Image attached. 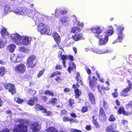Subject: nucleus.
I'll return each instance as SVG.
<instances>
[{"mask_svg": "<svg viewBox=\"0 0 132 132\" xmlns=\"http://www.w3.org/2000/svg\"><path fill=\"white\" fill-rule=\"evenodd\" d=\"M30 41V38L27 36H25L21 42V45L23 44V45H27L29 44Z\"/></svg>", "mask_w": 132, "mask_h": 132, "instance_id": "nucleus-27", "label": "nucleus"}, {"mask_svg": "<svg viewBox=\"0 0 132 132\" xmlns=\"http://www.w3.org/2000/svg\"><path fill=\"white\" fill-rule=\"evenodd\" d=\"M4 46V45L3 40L1 39L0 41V48H1L2 47H3Z\"/></svg>", "mask_w": 132, "mask_h": 132, "instance_id": "nucleus-62", "label": "nucleus"}, {"mask_svg": "<svg viewBox=\"0 0 132 132\" xmlns=\"http://www.w3.org/2000/svg\"><path fill=\"white\" fill-rule=\"evenodd\" d=\"M47 132H58V131L54 127L52 126L47 128Z\"/></svg>", "mask_w": 132, "mask_h": 132, "instance_id": "nucleus-37", "label": "nucleus"}, {"mask_svg": "<svg viewBox=\"0 0 132 132\" xmlns=\"http://www.w3.org/2000/svg\"><path fill=\"white\" fill-rule=\"evenodd\" d=\"M114 31L112 28L111 29H108L106 31L103 32L102 34V36H105L107 37L111 35H112Z\"/></svg>", "mask_w": 132, "mask_h": 132, "instance_id": "nucleus-26", "label": "nucleus"}, {"mask_svg": "<svg viewBox=\"0 0 132 132\" xmlns=\"http://www.w3.org/2000/svg\"><path fill=\"white\" fill-rule=\"evenodd\" d=\"M36 56L33 54L30 55L27 59L26 65L28 68H32L35 67L37 64L35 60L36 59Z\"/></svg>", "mask_w": 132, "mask_h": 132, "instance_id": "nucleus-2", "label": "nucleus"}, {"mask_svg": "<svg viewBox=\"0 0 132 132\" xmlns=\"http://www.w3.org/2000/svg\"><path fill=\"white\" fill-rule=\"evenodd\" d=\"M86 129L88 131L91 130L92 128L90 125H87L85 127Z\"/></svg>", "mask_w": 132, "mask_h": 132, "instance_id": "nucleus-59", "label": "nucleus"}, {"mask_svg": "<svg viewBox=\"0 0 132 132\" xmlns=\"http://www.w3.org/2000/svg\"><path fill=\"white\" fill-rule=\"evenodd\" d=\"M11 39L13 42L18 45H21V41L22 37L18 33L12 34L11 36Z\"/></svg>", "mask_w": 132, "mask_h": 132, "instance_id": "nucleus-10", "label": "nucleus"}, {"mask_svg": "<svg viewBox=\"0 0 132 132\" xmlns=\"http://www.w3.org/2000/svg\"><path fill=\"white\" fill-rule=\"evenodd\" d=\"M54 80L57 83H60L62 82V79L60 76H57L55 78Z\"/></svg>", "mask_w": 132, "mask_h": 132, "instance_id": "nucleus-51", "label": "nucleus"}, {"mask_svg": "<svg viewBox=\"0 0 132 132\" xmlns=\"http://www.w3.org/2000/svg\"><path fill=\"white\" fill-rule=\"evenodd\" d=\"M126 106L127 108H129L130 107H132V101H130L126 105Z\"/></svg>", "mask_w": 132, "mask_h": 132, "instance_id": "nucleus-60", "label": "nucleus"}, {"mask_svg": "<svg viewBox=\"0 0 132 132\" xmlns=\"http://www.w3.org/2000/svg\"><path fill=\"white\" fill-rule=\"evenodd\" d=\"M69 18L67 16H64L60 18L59 22L60 24L65 26L69 25Z\"/></svg>", "mask_w": 132, "mask_h": 132, "instance_id": "nucleus-16", "label": "nucleus"}, {"mask_svg": "<svg viewBox=\"0 0 132 132\" xmlns=\"http://www.w3.org/2000/svg\"><path fill=\"white\" fill-rule=\"evenodd\" d=\"M81 31V30L80 28L77 27H75L72 28L71 31L72 33L76 34L80 33Z\"/></svg>", "mask_w": 132, "mask_h": 132, "instance_id": "nucleus-30", "label": "nucleus"}, {"mask_svg": "<svg viewBox=\"0 0 132 132\" xmlns=\"http://www.w3.org/2000/svg\"><path fill=\"white\" fill-rule=\"evenodd\" d=\"M26 9L24 7L21 6L14 7L12 10L13 12L17 14L23 15L24 14Z\"/></svg>", "mask_w": 132, "mask_h": 132, "instance_id": "nucleus-13", "label": "nucleus"}, {"mask_svg": "<svg viewBox=\"0 0 132 132\" xmlns=\"http://www.w3.org/2000/svg\"><path fill=\"white\" fill-rule=\"evenodd\" d=\"M4 87L5 88L8 90L12 95H13L16 92V89L15 85L12 83H6L4 84Z\"/></svg>", "mask_w": 132, "mask_h": 132, "instance_id": "nucleus-7", "label": "nucleus"}, {"mask_svg": "<svg viewBox=\"0 0 132 132\" xmlns=\"http://www.w3.org/2000/svg\"><path fill=\"white\" fill-rule=\"evenodd\" d=\"M44 94L46 95H48L52 96H54V94L53 92L51 90H46L44 92Z\"/></svg>", "mask_w": 132, "mask_h": 132, "instance_id": "nucleus-38", "label": "nucleus"}, {"mask_svg": "<svg viewBox=\"0 0 132 132\" xmlns=\"http://www.w3.org/2000/svg\"><path fill=\"white\" fill-rule=\"evenodd\" d=\"M88 109L87 106H84L81 108V111L83 113H85L88 111Z\"/></svg>", "mask_w": 132, "mask_h": 132, "instance_id": "nucleus-47", "label": "nucleus"}, {"mask_svg": "<svg viewBox=\"0 0 132 132\" xmlns=\"http://www.w3.org/2000/svg\"><path fill=\"white\" fill-rule=\"evenodd\" d=\"M109 121L110 122H113L116 120V118L113 114H111L108 119Z\"/></svg>", "mask_w": 132, "mask_h": 132, "instance_id": "nucleus-45", "label": "nucleus"}, {"mask_svg": "<svg viewBox=\"0 0 132 132\" xmlns=\"http://www.w3.org/2000/svg\"><path fill=\"white\" fill-rule=\"evenodd\" d=\"M76 79L78 82H79V81L81 77L80 74L78 72H77L76 73Z\"/></svg>", "mask_w": 132, "mask_h": 132, "instance_id": "nucleus-56", "label": "nucleus"}, {"mask_svg": "<svg viewBox=\"0 0 132 132\" xmlns=\"http://www.w3.org/2000/svg\"><path fill=\"white\" fill-rule=\"evenodd\" d=\"M99 120L102 122H104L107 120V117L103 108L102 107L100 108L98 115Z\"/></svg>", "mask_w": 132, "mask_h": 132, "instance_id": "nucleus-12", "label": "nucleus"}, {"mask_svg": "<svg viewBox=\"0 0 132 132\" xmlns=\"http://www.w3.org/2000/svg\"><path fill=\"white\" fill-rule=\"evenodd\" d=\"M52 37L57 44H59L61 42L60 37V35L56 32H53Z\"/></svg>", "mask_w": 132, "mask_h": 132, "instance_id": "nucleus-20", "label": "nucleus"}, {"mask_svg": "<svg viewBox=\"0 0 132 132\" xmlns=\"http://www.w3.org/2000/svg\"><path fill=\"white\" fill-rule=\"evenodd\" d=\"M62 72L60 71H56L53 72L49 76V77L51 78L57 75H61Z\"/></svg>", "mask_w": 132, "mask_h": 132, "instance_id": "nucleus-35", "label": "nucleus"}, {"mask_svg": "<svg viewBox=\"0 0 132 132\" xmlns=\"http://www.w3.org/2000/svg\"><path fill=\"white\" fill-rule=\"evenodd\" d=\"M117 27V29L116 31V33L118 35L116 39L117 42H121L124 37V36L122 34V31L123 30L124 28L122 25L119 26H117L116 24L115 25Z\"/></svg>", "mask_w": 132, "mask_h": 132, "instance_id": "nucleus-4", "label": "nucleus"}, {"mask_svg": "<svg viewBox=\"0 0 132 132\" xmlns=\"http://www.w3.org/2000/svg\"><path fill=\"white\" fill-rule=\"evenodd\" d=\"M103 105L105 110H106L109 108V105L108 103L105 100L103 101Z\"/></svg>", "mask_w": 132, "mask_h": 132, "instance_id": "nucleus-46", "label": "nucleus"}, {"mask_svg": "<svg viewBox=\"0 0 132 132\" xmlns=\"http://www.w3.org/2000/svg\"><path fill=\"white\" fill-rule=\"evenodd\" d=\"M10 130L6 128L2 129V130L0 131V132H9Z\"/></svg>", "mask_w": 132, "mask_h": 132, "instance_id": "nucleus-63", "label": "nucleus"}, {"mask_svg": "<svg viewBox=\"0 0 132 132\" xmlns=\"http://www.w3.org/2000/svg\"><path fill=\"white\" fill-rule=\"evenodd\" d=\"M4 6V15H6L11 11L10 6L8 5H6Z\"/></svg>", "mask_w": 132, "mask_h": 132, "instance_id": "nucleus-32", "label": "nucleus"}, {"mask_svg": "<svg viewBox=\"0 0 132 132\" xmlns=\"http://www.w3.org/2000/svg\"><path fill=\"white\" fill-rule=\"evenodd\" d=\"M38 101V98L37 97H33V98H30L29 100L27 101V103L29 105L32 106L34 105L35 102Z\"/></svg>", "mask_w": 132, "mask_h": 132, "instance_id": "nucleus-22", "label": "nucleus"}, {"mask_svg": "<svg viewBox=\"0 0 132 132\" xmlns=\"http://www.w3.org/2000/svg\"><path fill=\"white\" fill-rule=\"evenodd\" d=\"M117 113L118 114H122L123 115L126 116L130 115L131 114V112H127L123 106L120 107L117 111Z\"/></svg>", "mask_w": 132, "mask_h": 132, "instance_id": "nucleus-17", "label": "nucleus"}, {"mask_svg": "<svg viewBox=\"0 0 132 132\" xmlns=\"http://www.w3.org/2000/svg\"><path fill=\"white\" fill-rule=\"evenodd\" d=\"M14 101L18 104H21L24 102L23 99L18 97H15Z\"/></svg>", "mask_w": 132, "mask_h": 132, "instance_id": "nucleus-42", "label": "nucleus"}, {"mask_svg": "<svg viewBox=\"0 0 132 132\" xmlns=\"http://www.w3.org/2000/svg\"><path fill=\"white\" fill-rule=\"evenodd\" d=\"M5 70L4 67H0V77H3L4 75Z\"/></svg>", "mask_w": 132, "mask_h": 132, "instance_id": "nucleus-43", "label": "nucleus"}, {"mask_svg": "<svg viewBox=\"0 0 132 132\" xmlns=\"http://www.w3.org/2000/svg\"><path fill=\"white\" fill-rule=\"evenodd\" d=\"M112 95L113 97L114 98H117L118 97V94L117 88H115L114 89V92L112 93Z\"/></svg>", "mask_w": 132, "mask_h": 132, "instance_id": "nucleus-41", "label": "nucleus"}, {"mask_svg": "<svg viewBox=\"0 0 132 132\" xmlns=\"http://www.w3.org/2000/svg\"><path fill=\"white\" fill-rule=\"evenodd\" d=\"M92 78V79L91 76H89L88 78V80L89 81V87L92 90L94 91L95 88L97 86V82H96L97 79L95 76H93Z\"/></svg>", "mask_w": 132, "mask_h": 132, "instance_id": "nucleus-5", "label": "nucleus"}, {"mask_svg": "<svg viewBox=\"0 0 132 132\" xmlns=\"http://www.w3.org/2000/svg\"><path fill=\"white\" fill-rule=\"evenodd\" d=\"M71 61L69 63V66L67 69L68 71L70 73L72 71L73 69H76V66L75 63L72 61Z\"/></svg>", "mask_w": 132, "mask_h": 132, "instance_id": "nucleus-24", "label": "nucleus"}, {"mask_svg": "<svg viewBox=\"0 0 132 132\" xmlns=\"http://www.w3.org/2000/svg\"><path fill=\"white\" fill-rule=\"evenodd\" d=\"M71 38L76 41H78L84 39L82 33L75 34L72 36Z\"/></svg>", "mask_w": 132, "mask_h": 132, "instance_id": "nucleus-18", "label": "nucleus"}, {"mask_svg": "<svg viewBox=\"0 0 132 132\" xmlns=\"http://www.w3.org/2000/svg\"><path fill=\"white\" fill-rule=\"evenodd\" d=\"M95 116H93L92 117L93 119L92 122L94 124L95 127L97 128H99L100 127V125L98 122L97 121V118H95Z\"/></svg>", "mask_w": 132, "mask_h": 132, "instance_id": "nucleus-31", "label": "nucleus"}, {"mask_svg": "<svg viewBox=\"0 0 132 132\" xmlns=\"http://www.w3.org/2000/svg\"><path fill=\"white\" fill-rule=\"evenodd\" d=\"M61 14L60 10H56L55 14V16L56 17H59Z\"/></svg>", "mask_w": 132, "mask_h": 132, "instance_id": "nucleus-50", "label": "nucleus"}, {"mask_svg": "<svg viewBox=\"0 0 132 132\" xmlns=\"http://www.w3.org/2000/svg\"><path fill=\"white\" fill-rule=\"evenodd\" d=\"M46 116H50L52 115V113L50 111H47L46 113Z\"/></svg>", "mask_w": 132, "mask_h": 132, "instance_id": "nucleus-64", "label": "nucleus"}, {"mask_svg": "<svg viewBox=\"0 0 132 132\" xmlns=\"http://www.w3.org/2000/svg\"><path fill=\"white\" fill-rule=\"evenodd\" d=\"M130 90L127 88L123 89L121 92L120 95L124 97H127L130 94H128V92L130 91Z\"/></svg>", "mask_w": 132, "mask_h": 132, "instance_id": "nucleus-21", "label": "nucleus"}, {"mask_svg": "<svg viewBox=\"0 0 132 132\" xmlns=\"http://www.w3.org/2000/svg\"><path fill=\"white\" fill-rule=\"evenodd\" d=\"M90 30L94 33L97 34L96 35H100V34L103 32L104 30V28H102L99 26L94 27L91 28Z\"/></svg>", "mask_w": 132, "mask_h": 132, "instance_id": "nucleus-15", "label": "nucleus"}, {"mask_svg": "<svg viewBox=\"0 0 132 132\" xmlns=\"http://www.w3.org/2000/svg\"><path fill=\"white\" fill-rule=\"evenodd\" d=\"M15 45L13 44H11L8 46L7 48L9 51L11 53L13 52L15 48Z\"/></svg>", "mask_w": 132, "mask_h": 132, "instance_id": "nucleus-34", "label": "nucleus"}, {"mask_svg": "<svg viewBox=\"0 0 132 132\" xmlns=\"http://www.w3.org/2000/svg\"><path fill=\"white\" fill-rule=\"evenodd\" d=\"M62 52L61 51H59L58 52V54L59 58L61 57L60 59L62 60V62L63 63L64 67L66 68L65 61L69 59V60L71 61H73L74 60L73 57V56L71 55H62Z\"/></svg>", "mask_w": 132, "mask_h": 132, "instance_id": "nucleus-3", "label": "nucleus"}, {"mask_svg": "<svg viewBox=\"0 0 132 132\" xmlns=\"http://www.w3.org/2000/svg\"><path fill=\"white\" fill-rule=\"evenodd\" d=\"M79 86L78 82H77L76 84H73L72 85V87L74 89V90H75L77 89H78V88L79 87Z\"/></svg>", "mask_w": 132, "mask_h": 132, "instance_id": "nucleus-55", "label": "nucleus"}, {"mask_svg": "<svg viewBox=\"0 0 132 132\" xmlns=\"http://www.w3.org/2000/svg\"><path fill=\"white\" fill-rule=\"evenodd\" d=\"M60 10L61 14H66L68 11V10L67 8L64 9L63 10Z\"/></svg>", "mask_w": 132, "mask_h": 132, "instance_id": "nucleus-57", "label": "nucleus"}, {"mask_svg": "<svg viewBox=\"0 0 132 132\" xmlns=\"http://www.w3.org/2000/svg\"><path fill=\"white\" fill-rule=\"evenodd\" d=\"M21 57L19 55H17V58L14 54H12L10 56V60L12 62L17 63L18 61H17L18 58H20Z\"/></svg>", "mask_w": 132, "mask_h": 132, "instance_id": "nucleus-28", "label": "nucleus"}, {"mask_svg": "<svg viewBox=\"0 0 132 132\" xmlns=\"http://www.w3.org/2000/svg\"><path fill=\"white\" fill-rule=\"evenodd\" d=\"M67 114V111L65 110H63L61 111L60 114L61 116H66Z\"/></svg>", "mask_w": 132, "mask_h": 132, "instance_id": "nucleus-53", "label": "nucleus"}, {"mask_svg": "<svg viewBox=\"0 0 132 132\" xmlns=\"http://www.w3.org/2000/svg\"><path fill=\"white\" fill-rule=\"evenodd\" d=\"M69 105L71 107H74V106L73 105V104L75 103L74 99H70L69 100Z\"/></svg>", "mask_w": 132, "mask_h": 132, "instance_id": "nucleus-48", "label": "nucleus"}, {"mask_svg": "<svg viewBox=\"0 0 132 132\" xmlns=\"http://www.w3.org/2000/svg\"><path fill=\"white\" fill-rule=\"evenodd\" d=\"M45 71V70L43 69L40 71L37 75V77L38 78L40 77L44 74Z\"/></svg>", "mask_w": 132, "mask_h": 132, "instance_id": "nucleus-49", "label": "nucleus"}, {"mask_svg": "<svg viewBox=\"0 0 132 132\" xmlns=\"http://www.w3.org/2000/svg\"><path fill=\"white\" fill-rule=\"evenodd\" d=\"M127 82L128 83V86L126 88L130 90L132 88V83H131L129 80H127Z\"/></svg>", "mask_w": 132, "mask_h": 132, "instance_id": "nucleus-52", "label": "nucleus"}, {"mask_svg": "<svg viewBox=\"0 0 132 132\" xmlns=\"http://www.w3.org/2000/svg\"><path fill=\"white\" fill-rule=\"evenodd\" d=\"M57 99L56 98H53L51 99V100L50 101L49 103L52 105L54 106L57 103Z\"/></svg>", "mask_w": 132, "mask_h": 132, "instance_id": "nucleus-40", "label": "nucleus"}, {"mask_svg": "<svg viewBox=\"0 0 132 132\" xmlns=\"http://www.w3.org/2000/svg\"><path fill=\"white\" fill-rule=\"evenodd\" d=\"M6 31L7 30L4 27L3 28L1 31V33L2 35L3 36L5 34Z\"/></svg>", "mask_w": 132, "mask_h": 132, "instance_id": "nucleus-54", "label": "nucleus"}, {"mask_svg": "<svg viewBox=\"0 0 132 132\" xmlns=\"http://www.w3.org/2000/svg\"><path fill=\"white\" fill-rule=\"evenodd\" d=\"M97 87L100 92L102 95L104 94L105 93L106 90H108L110 89V88L108 87H105L103 86L101 87L98 85L97 86Z\"/></svg>", "mask_w": 132, "mask_h": 132, "instance_id": "nucleus-19", "label": "nucleus"}, {"mask_svg": "<svg viewBox=\"0 0 132 132\" xmlns=\"http://www.w3.org/2000/svg\"><path fill=\"white\" fill-rule=\"evenodd\" d=\"M116 126L114 123H112L111 125L107 126L105 128V130L107 132H114V130Z\"/></svg>", "mask_w": 132, "mask_h": 132, "instance_id": "nucleus-23", "label": "nucleus"}, {"mask_svg": "<svg viewBox=\"0 0 132 132\" xmlns=\"http://www.w3.org/2000/svg\"><path fill=\"white\" fill-rule=\"evenodd\" d=\"M75 93V97L76 98H78L79 96L81 94V91L79 89H77L74 90Z\"/></svg>", "mask_w": 132, "mask_h": 132, "instance_id": "nucleus-36", "label": "nucleus"}, {"mask_svg": "<svg viewBox=\"0 0 132 132\" xmlns=\"http://www.w3.org/2000/svg\"><path fill=\"white\" fill-rule=\"evenodd\" d=\"M37 29L41 35H50L51 34V31L49 27L43 23L38 24Z\"/></svg>", "mask_w": 132, "mask_h": 132, "instance_id": "nucleus-1", "label": "nucleus"}, {"mask_svg": "<svg viewBox=\"0 0 132 132\" xmlns=\"http://www.w3.org/2000/svg\"><path fill=\"white\" fill-rule=\"evenodd\" d=\"M88 95L89 100L91 103L93 105H94L95 104V99L93 94L92 92H90L88 94Z\"/></svg>", "mask_w": 132, "mask_h": 132, "instance_id": "nucleus-25", "label": "nucleus"}, {"mask_svg": "<svg viewBox=\"0 0 132 132\" xmlns=\"http://www.w3.org/2000/svg\"><path fill=\"white\" fill-rule=\"evenodd\" d=\"M62 120L64 122H66L69 121L70 122H75L77 120H74L72 118L69 119L67 117H64L62 118Z\"/></svg>", "mask_w": 132, "mask_h": 132, "instance_id": "nucleus-33", "label": "nucleus"}, {"mask_svg": "<svg viewBox=\"0 0 132 132\" xmlns=\"http://www.w3.org/2000/svg\"><path fill=\"white\" fill-rule=\"evenodd\" d=\"M42 100L45 102H46L47 100V97L45 96H41Z\"/></svg>", "mask_w": 132, "mask_h": 132, "instance_id": "nucleus-61", "label": "nucleus"}, {"mask_svg": "<svg viewBox=\"0 0 132 132\" xmlns=\"http://www.w3.org/2000/svg\"><path fill=\"white\" fill-rule=\"evenodd\" d=\"M62 66L61 65L56 64L55 67L56 70H61L62 69Z\"/></svg>", "mask_w": 132, "mask_h": 132, "instance_id": "nucleus-58", "label": "nucleus"}, {"mask_svg": "<svg viewBox=\"0 0 132 132\" xmlns=\"http://www.w3.org/2000/svg\"><path fill=\"white\" fill-rule=\"evenodd\" d=\"M19 50L24 53L27 52L29 51V50L23 46H20L19 48Z\"/></svg>", "mask_w": 132, "mask_h": 132, "instance_id": "nucleus-39", "label": "nucleus"}, {"mask_svg": "<svg viewBox=\"0 0 132 132\" xmlns=\"http://www.w3.org/2000/svg\"><path fill=\"white\" fill-rule=\"evenodd\" d=\"M30 128L33 132H37L40 129V126L39 123L36 122L32 123L30 125Z\"/></svg>", "mask_w": 132, "mask_h": 132, "instance_id": "nucleus-14", "label": "nucleus"}, {"mask_svg": "<svg viewBox=\"0 0 132 132\" xmlns=\"http://www.w3.org/2000/svg\"><path fill=\"white\" fill-rule=\"evenodd\" d=\"M26 67L23 63H20L16 65L13 69L17 73L23 74L26 72Z\"/></svg>", "mask_w": 132, "mask_h": 132, "instance_id": "nucleus-8", "label": "nucleus"}, {"mask_svg": "<svg viewBox=\"0 0 132 132\" xmlns=\"http://www.w3.org/2000/svg\"><path fill=\"white\" fill-rule=\"evenodd\" d=\"M44 21V19L43 17H42L41 14H40V16H36L34 18V21L36 22H37L38 24L40 23H42Z\"/></svg>", "mask_w": 132, "mask_h": 132, "instance_id": "nucleus-29", "label": "nucleus"}, {"mask_svg": "<svg viewBox=\"0 0 132 132\" xmlns=\"http://www.w3.org/2000/svg\"><path fill=\"white\" fill-rule=\"evenodd\" d=\"M24 14L32 18L34 20V18L36 16H40V14L38 12L35 11H32L28 9H26Z\"/></svg>", "mask_w": 132, "mask_h": 132, "instance_id": "nucleus-9", "label": "nucleus"}, {"mask_svg": "<svg viewBox=\"0 0 132 132\" xmlns=\"http://www.w3.org/2000/svg\"><path fill=\"white\" fill-rule=\"evenodd\" d=\"M43 107L38 104H36L35 105V108L37 111H39L43 109Z\"/></svg>", "mask_w": 132, "mask_h": 132, "instance_id": "nucleus-44", "label": "nucleus"}, {"mask_svg": "<svg viewBox=\"0 0 132 132\" xmlns=\"http://www.w3.org/2000/svg\"><path fill=\"white\" fill-rule=\"evenodd\" d=\"M95 36L99 39L98 43L100 46L105 44L108 41V37L105 36H102V34L101 35H95Z\"/></svg>", "mask_w": 132, "mask_h": 132, "instance_id": "nucleus-11", "label": "nucleus"}, {"mask_svg": "<svg viewBox=\"0 0 132 132\" xmlns=\"http://www.w3.org/2000/svg\"><path fill=\"white\" fill-rule=\"evenodd\" d=\"M28 126L23 124L16 125L13 130V132H27Z\"/></svg>", "mask_w": 132, "mask_h": 132, "instance_id": "nucleus-6", "label": "nucleus"}]
</instances>
